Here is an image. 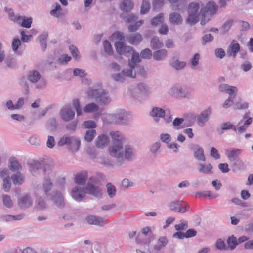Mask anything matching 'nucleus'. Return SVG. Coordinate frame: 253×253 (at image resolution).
I'll return each mask as SVG.
<instances>
[{
    "mask_svg": "<svg viewBox=\"0 0 253 253\" xmlns=\"http://www.w3.org/2000/svg\"><path fill=\"white\" fill-rule=\"evenodd\" d=\"M124 149L122 142H113L108 148V153L112 157L123 158L124 156Z\"/></svg>",
    "mask_w": 253,
    "mask_h": 253,
    "instance_id": "obj_7",
    "label": "nucleus"
},
{
    "mask_svg": "<svg viewBox=\"0 0 253 253\" xmlns=\"http://www.w3.org/2000/svg\"><path fill=\"white\" fill-rule=\"evenodd\" d=\"M198 172L201 174L211 175L213 173V166L210 164L200 163L197 167Z\"/></svg>",
    "mask_w": 253,
    "mask_h": 253,
    "instance_id": "obj_17",
    "label": "nucleus"
},
{
    "mask_svg": "<svg viewBox=\"0 0 253 253\" xmlns=\"http://www.w3.org/2000/svg\"><path fill=\"white\" fill-rule=\"evenodd\" d=\"M11 187V183L9 177H5L3 179V189L5 192L9 191Z\"/></svg>",
    "mask_w": 253,
    "mask_h": 253,
    "instance_id": "obj_58",
    "label": "nucleus"
},
{
    "mask_svg": "<svg viewBox=\"0 0 253 253\" xmlns=\"http://www.w3.org/2000/svg\"><path fill=\"white\" fill-rule=\"evenodd\" d=\"M126 39L130 44L138 45L142 41V37L140 33H135L127 35Z\"/></svg>",
    "mask_w": 253,
    "mask_h": 253,
    "instance_id": "obj_23",
    "label": "nucleus"
},
{
    "mask_svg": "<svg viewBox=\"0 0 253 253\" xmlns=\"http://www.w3.org/2000/svg\"><path fill=\"white\" fill-rule=\"evenodd\" d=\"M33 200L30 195L26 194L18 200V205L21 209H26L32 206Z\"/></svg>",
    "mask_w": 253,
    "mask_h": 253,
    "instance_id": "obj_21",
    "label": "nucleus"
},
{
    "mask_svg": "<svg viewBox=\"0 0 253 253\" xmlns=\"http://www.w3.org/2000/svg\"><path fill=\"white\" fill-rule=\"evenodd\" d=\"M253 121V119L252 118H249L245 121L242 125L239 127H237V126H235L234 131L237 134H242L246 132L248 126L252 123Z\"/></svg>",
    "mask_w": 253,
    "mask_h": 253,
    "instance_id": "obj_25",
    "label": "nucleus"
},
{
    "mask_svg": "<svg viewBox=\"0 0 253 253\" xmlns=\"http://www.w3.org/2000/svg\"><path fill=\"white\" fill-rule=\"evenodd\" d=\"M9 169L12 172H18L22 169V166L17 159L14 157H11L8 160V164Z\"/></svg>",
    "mask_w": 253,
    "mask_h": 253,
    "instance_id": "obj_20",
    "label": "nucleus"
},
{
    "mask_svg": "<svg viewBox=\"0 0 253 253\" xmlns=\"http://www.w3.org/2000/svg\"><path fill=\"white\" fill-rule=\"evenodd\" d=\"M88 174L87 172H84L77 175L75 178L76 182L79 185H84L87 179Z\"/></svg>",
    "mask_w": 253,
    "mask_h": 253,
    "instance_id": "obj_38",
    "label": "nucleus"
},
{
    "mask_svg": "<svg viewBox=\"0 0 253 253\" xmlns=\"http://www.w3.org/2000/svg\"><path fill=\"white\" fill-rule=\"evenodd\" d=\"M193 155L194 158L199 161H205L206 158L204 155V149L199 145H195L193 149Z\"/></svg>",
    "mask_w": 253,
    "mask_h": 253,
    "instance_id": "obj_24",
    "label": "nucleus"
},
{
    "mask_svg": "<svg viewBox=\"0 0 253 253\" xmlns=\"http://www.w3.org/2000/svg\"><path fill=\"white\" fill-rule=\"evenodd\" d=\"M103 47L106 53L109 55H111L113 54V49L110 42L107 41H104L103 42Z\"/></svg>",
    "mask_w": 253,
    "mask_h": 253,
    "instance_id": "obj_57",
    "label": "nucleus"
},
{
    "mask_svg": "<svg viewBox=\"0 0 253 253\" xmlns=\"http://www.w3.org/2000/svg\"><path fill=\"white\" fill-rule=\"evenodd\" d=\"M233 22L234 21L232 19L227 20L220 28L221 34L225 35L226 34L232 26Z\"/></svg>",
    "mask_w": 253,
    "mask_h": 253,
    "instance_id": "obj_39",
    "label": "nucleus"
},
{
    "mask_svg": "<svg viewBox=\"0 0 253 253\" xmlns=\"http://www.w3.org/2000/svg\"><path fill=\"white\" fill-rule=\"evenodd\" d=\"M135 68V67L133 66L128 65V68L123 69L122 72L124 75V76L135 78L136 73L133 71V70Z\"/></svg>",
    "mask_w": 253,
    "mask_h": 253,
    "instance_id": "obj_44",
    "label": "nucleus"
},
{
    "mask_svg": "<svg viewBox=\"0 0 253 253\" xmlns=\"http://www.w3.org/2000/svg\"><path fill=\"white\" fill-rule=\"evenodd\" d=\"M217 9L218 6L213 1H209L206 6L201 8L200 13L202 16L214 14L217 11Z\"/></svg>",
    "mask_w": 253,
    "mask_h": 253,
    "instance_id": "obj_16",
    "label": "nucleus"
},
{
    "mask_svg": "<svg viewBox=\"0 0 253 253\" xmlns=\"http://www.w3.org/2000/svg\"><path fill=\"white\" fill-rule=\"evenodd\" d=\"M88 98L94 100L100 106H107L110 104L112 98L107 89L103 88H90L87 92Z\"/></svg>",
    "mask_w": 253,
    "mask_h": 253,
    "instance_id": "obj_2",
    "label": "nucleus"
},
{
    "mask_svg": "<svg viewBox=\"0 0 253 253\" xmlns=\"http://www.w3.org/2000/svg\"><path fill=\"white\" fill-rule=\"evenodd\" d=\"M65 145H68L69 148L73 152H76L78 151L80 148L81 141L79 138L75 136L64 135L60 138L58 142V145L62 147Z\"/></svg>",
    "mask_w": 253,
    "mask_h": 253,
    "instance_id": "obj_5",
    "label": "nucleus"
},
{
    "mask_svg": "<svg viewBox=\"0 0 253 253\" xmlns=\"http://www.w3.org/2000/svg\"><path fill=\"white\" fill-rule=\"evenodd\" d=\"M152 56H153V53L149 48L142 50L140 53V58L144 59H150Z\"/></svg>",
    "mask_w": 253,
    "mask_h": 253,
    "instance_id": "obj_52",
    "label": "nucleus"
},
{
    "mask_svg": "<svg viewBox=\"0 0 253 253\" xmlns=\"http://www.w3.org/2000/svg\"><path fill=\"white\" fill-rule=\"evenodd\" d=\"M99 109V105L96 102H91L86 104L83 110L85 113H92L98 111Z\"/></svg>",
    "mask_w": 253,
    "mask_h": 253,
    "instance_id": "obj_36",
    "label": "nucleus"
},
{
    "mask_svg": "<svg viewBox=\"0 0 253 253\" xmlns=\"http://www.w3.org/2000/svg\"><path fill=\"white\" fill-rule=\"evenodd\" d=\"M85 220L90 225H96L99 227H103L106 224V221L105 218L93 215H87L85 218Z\"/></svg>",
    "mask_w": 253,
    "mask_h": 253,
    "instance_id": "obj_14",
    "label": "nucleus"
},
{
    "mask_svg": "<svg viewBox=\"0 0 253 253\" xmlns=\"http://www.w3.org/2000/svg\"><path fill=\"white\" fill-rule=\"evenodd\" d=\"M128 92L130 95L133 98L137 99L141 97L137 84L131 85L128 88Z\"/></svg>",
    "mask_w": 253,
    "mask_h": 253,
    "instance_id": "obj_35",
    "label": "nucleus"
},
{
    "mask_svg": "<svg viewBox=\"0 0 253 253\" xmlns=\"http://www.w3.org/2000/svg\"><path fill=\"white\" fill-rule=\"evenodd\" d=\"M228 244L227 249H229L231 250L234 249L236 246L238 244L237 239L233 236L229 237L227 241Z\"/></svg>",
    "mask_w": 253,
    "mask_h": 253,
    "instance_id": "obj_50",
    "label": "nucleus"
},
{
    "mask_svg": "<svg viewBox=\"0 0 253 253\" xmlns=\"http://www.w3.org/2000/svg\"><path fill=\"white\" fill-rule=\"evenodd\" d=\"M168 51L165 49L158 50L153 53V59L157 61H163L167 57Z\"/></svg>",
    "mask_w": 253,
    "mask_h": 253,
    "instance_id": "obj_27",
    "label": "nucleus"
},
{
    "mask_svg": "<svg viewBox=\"0 0 253 253\" xmlns=\"http://www.w3.org/2000/svg\"><path fill=\"white\" fill-rule=\"evenodd\" d=\"M169 21L174 25H179L182 23L183 19L181 15L177 12H172L169 15Z\"/></svg>",
    "mask_w": 253,
    "mask_h": 253,
    "instance_id": "obj_31",
    "label": "nucleus"
},
{
    "mask_svg": "<svg viewBox=\"0 0 253 253\" xmlns=\"http://www.w3.org/2000/svg\"><path fill=\"white\" fill-rule=\"evenodd\" d=\"M124 156L125 159L128 161L133 160L135 155V152L133 148L129 145H126L124 147Z\"/></svg>",
    "mask_w": 253,
    "mask_h": 253,
    "instance_id": "obj_26",
    "label": "nucleus"
},
{
    "mask_svg": "<svg viewBox=\"0 0 253 253\" xmlns=\"http://www.w3.org/2000/svg\"><path fill=\"white\" fill-rule=\"evenodd\" d=\"M115 116L113 114L106 113L103 115L102 119L104 124H115Z\"/></svg>",
    "mask_w": 253,
    "mask_h": 253,
    "instance_id": "obj_43",
    "label": "nucleus"
},
{
    "mask_svg": "<svg viewBox=\"0 0 253 253\" xmlns=\"http://www.w3.org/2000/svg\"><path fill=\"white\" fill-rule=\"evenodd\" d=\"M170 95L176 98H189V91L184 88L177 86H172L168 92Z\"/></svg>",
    "mask_w": 253,
    "mask_h": 253,
    "instance_id": "obj_10",
    "label": "nucleus"
},
{
    "mask_svg": "<svg viewBox=\"0 0 253 253\" xmlns=\"http://www.w3.org/2000/svg\"><path fill=\"white\" fill-rule=\"evenodd\" d=\"M5 63L8 67L11 68H14L15 66V61L14 56L10 54L7 55L5 59Z\"/></svg>",
    "mask_w": 253,
    "mask_h": 253,
    "instance_id": "obj_51",
    "label": "nucleus"
},
{
    "mask_svg": "<svg viewBox=\"0 0 253 253\" xmlns=\"http://www.w3.org/2000/svg\"><path fill=\"white\" fill-rule=\"evenodd\" d=\"M150 8V4L148 1H143L141 6L140 13L144 14L147 13Z\"/></svg>",
    "mask_w": 253,
    "mask_h": 253,
    "instance_id": "obj_63",
    "label": "nucleus"
},
{
    "mask_svg": "<svg viewBox=\"0 0 253 253\" xmlns=\"http://www.w3.org/2000/svg\"><path fill=\"white\" fill-rule=\"evenodd\" d=\"M73 105L75 109L78 116H80L82 114V109L80 105V101L78 99H75L73 101Z\"/></svg>",
    "mask_w": 253,
    "mask_h": 253,
    "instance_id": "obj_61",
    "label": "nucleus"
},
{
    "mask_svg": "<svg viewBox=\"0 0 253 253\" xmlns=\"http://www.w3.org/2000/svg\"><path fill=\"white\" fill-rule=\"evenodd\" d=\"M163 45L162 41L158 36L153 37L150 41V46L153 50L160 49Z\"/></svg>",
    "mask_w": 253,
    "mask_h": 253,
    "instance_id": "obj_32",
    "label": "nucleus"
},
{
    "mask_svg": "<svg viewBox=\"0 0 253 253\" xmlns=\"http://www.w3.org/2000/svg\"><path fill=\"white\" fill-rule=\"evenodd\" d=\"M51 15L58 17L62 15V9L60 5L57 4L55 9L50 11Z\"/></svg>",
    "mask_w": 253,
    "mask_h": 253,
    "instance_id": "obj_60",
    "label": "nucleus"
},
{
    "mask_svg": "<svg viewBox=\"0 0 253 253\" xmlns=\"http://www.w3.org/2000/svg\"><path fill=\"white\" fill-rule=\"evenodd\" d=\"M96 135V131L95 129H88L86 131L84 134V140L87 142H91Z\"/></svg>",
    "mask_w": 253,
    "mask_h": 253,
    "instance_id": "obj_45",
    "label": "nucleus"
},
{
    "mask_svg": "<svg viewBox=\"0 0 253 253\" xmlns=\"http://www.w3.org/2000/svg\"><path fill=\"white\" fill-rule=\"evenodd\" d=\"M133 6L132 0H124L121 3L120 8L122 11L128 12L132 9Z\"/></svg>",
    "mask_w": 253,
    "mask_h": 253,
    "instance_id": "obj_33",
    "label": "nucleus"
},
{
    "mask_svg": "<svg viewBox=\"0 0 253 253\" xmlns=\"http://www.w3.org/2000/svg\"><path fill=\"white\" fill-rule=\"evenodd\" d=\"M19 84L21 87L24 90L25 93L26 94H29L30 90L27 81L24 78H22L20 80Z\"/></svg>",
    "mask_w": 253,
    "mask_h": 253,
    "instance_id": "obj_55",
    "label": "nucleus"
},
{
    "mask_svg": "<svg viewBox=\"0 0 253 253\" xmlns=\"http://www.w3.org/2000/svg\"><path fill=\"white\" fill-rule=\"evenodd\" d=\"M75 111L70 106H65L60 112L61 118L66 122L72 120L75 117Z\"/></svg>",
    "mask_w": 253,
    "mask_h": 253,
    "instance_id": "obj_12",
    "label": "nucleus"
},
{
    "mask_svg": "<svg viewBox=\"0 0 253 253\" xmlns=\"http://www.w3.org/2000/svg\"><path fill=\"white\" fill-rule=\"evenodd\" d=\"M130 56L131 57V59L129 61L128 65L133 66L135 67L136 64L141 61L140 55L134 50V53L131 54Z\"/></svg>",
    "mask_w": 253,
    "mask_h": 253,
    "instance_id": "obj_49",
    "label": "nucleus"
},
{
    "mask_svg": "<svg viewBox=\"0 0 253 253\" xmlns=\"http://www.w3.org/2000/svg\"><path fill=\"white\" fill-rule=\"evenodd\" d=\"M169 207L171 211H177L181 213L186 212L189 208L188 204H185L183 205L181 202L179 201L171 202L169 204Z\"/></svg>",
    "mask_w": 253,
    "mask_h": 253,
    "instance_id": "obj_15",
    "label": "nucleus"
},
{
    "mask_svg": "<svg viewBox=\"0 0 253 253\" xmlns=\"http://www.w3.org/2000/svg\"><path fill=\"white\" fill-rule=\"evenodd\" d=\"M230 162H232L231 167L233 171H237L244 169V163L241 158L236 159Z\"/></svg>",
    "mask_w": 253,
    "mask_h": 253,
    "instance_id": "obj_29",
    "label": "nucleus"
},
{
    "mask_svg": "<svg viewBox=\"0 0 253 253\" xmlns=\"http://www.w3.org/2000/svg\"><path fill=\"white\" fill-rule=\"evenodd\" d=\"M212 112V109L211 107H208L202 111L199 114L195 116L197 124L200 126H205L206 123L208 122Z\"/></svg>",
    "mask_w": 253,
    "mask_h": 253,
    "instance_id": "obj_8",
    "label": "nucleus"
},
{
    "mask_svg": "<svg viewBox=\"0 0 253 253\" xmlns=\"http://www.w3.org/2000/svg\"><path fill=\"white\" fill-rule=\"evenodd\" d=\"M161 143L156 142L152 144L149 147L150 151L153 154L157 153L161 147Z\"/></svg>",
    "mask_w": 253,
    "mask_h": 253,
    "instance_id": "obj_64",
    "label": "nucleus"
},
{
    "mask_svg": "<svg viewBox=\"0 0 253 253\" xmlns=\"http://www.w3.org/2000/svg\"><path fill=\"white\" fill-rule=\"evenodd\" d=\"M163 19V14L162 13L158 14L151 20V24L154 26H157L162 23Z\"/></svg>",
    "mask_w": 253,
    "mask_h": 253,
    "instance_id": "obj_56",
    "label": "nucleus"
},
{
    "mask_svg": "<svg viewBox=\"0 0 253 253\" xmlns=\"http://www.w3.org/2000/svg\"><path fill=\"white\" fill-rule=\"evenodd\" d=\"M110 135L114 142H122L124 139L123 134L118 131L111 132Z\"/></svg>",
    "mask_w": 253,
    "mask_h": 253,
    "instance_id": "obj_46",
    "label": "nucleus"
},
{
    "mask_svg": "<svg viewBox=\"0 0 253 253\" xmlns=\"http://www.w3.org/2000/svg\"><path fill=\"white\" fill-rule=\"evenodd\" d=\"M53 183L49 175L45 177L42 184V189L45 196L47 198L55 191L53 190Z\"/></svg>",
    "mask_w": 253,
    "mask_h": 253,
    "instance_id": "obj_11",
    "label": "nucleus"
},
{
    "mask_svg": "<svg viewBox=\"0 0 253 253\" xmlns=\"http://www.w3.org/2000/svg\"><path fill=\"white\" fill-rule=\"evenodd\" d=\"M235 125H233L230 122H226L221 125L220 129L218 131L219 135H222L225 130L232 129L234 130Z\"/></svg>",
    "mask_w": 253,
    "mask_h": 253,
    "instance_id": "obj_41",
    "label": "nucleus"
},
{
    "mask_svg": "<svg viewBox=\"0 0 253 253\" xmlns=\"http://www.w3.org/2000/svg\"><path fill=\"white\" fill-rule=\"evenodd\" d=\"M199 7L198 3L192 2L189 4L188 9V15L186 19L188 24L193 25L199 21V15L201 14L200 12H198Z\"/></svg>",
    "mask_w": 253,
    "mask_h": 253,
    "instance_id": "obj_6",
    "label": "nucleus"
},
{
    "mask_svg": "<svg viewBox=\"0 0 253 253\" xmlns=\"http://www.w3.org/2000/svg\"><path fill=\"white\" fill-rule=\"evenodd\" d=\"M115 116V124H119L123 123L126 119V114L122 111L119 110L114 113Z\"/></svg>",
    "mask_w": 253,
    "mask_h": 253,
    "instance_id": "obj_37",
    "label": "nucleus"
},
{
    "mask_svg": "<svg viewBox=\"0 0 253 253\" xmlns=\"http://www.w3.org/2000/svg\"><path fill=\"white\" fill-rule=\"evenodd\" d=\"M2 201L4 205L7 208H11L13 204L9 196L8 195H3L2 196Z\"/></svg>",
    "mask_w": 253,
    "mask_h": 253,
    "instance_id": "obj_54",
    "label": "nucleus"
},
{
    "mask_svg": "<svg viewBox=\"0 0 253 253\" xmlns=\"http://www.w3.org/2000/svg\"><path fill=\"white\" fill-rule=\"evenodd\" d=\"M166 112L162 108L155 107L150 112L149 115L153 117L156 122H158L160 118H164L165 116Z\"/></svg>",
    "mask_w": 253,
    "mask_h": 253,
    "instance_id": "obj_19",
    "label": "nucleus"
},
{
    "mask_svg": "<svg viewBox=\"0 0 253 253\" xmlns=\"http://www.w3.org/2000/svg\"><path fill=\"white\" fill-rule=\"evenodd\" d=\"M27 81L35 85V89L41 90L46 87L47 82L37 70H31L28 72Z\"/></svg>",
    "mask_w": 253,
    "mask_h": 253,
    "instance_id": "obj_3",
    "label": "nucleus"
},
{
    "mask_svg": "<svg viewBox=\"0 0 253 253\" xmlns=\"http://www.w3.org/2000/svg\"><path fill=\"white\" fill-rule=\"evenodd\" d=\"M5 11L8 14V16L11 20L16 22L17 23H20L22 20V16L16 17L15 16L13 10L11 9H9L7 7H5Z\"/></svg>",
    "mask_w": 253,
    "mask_h": 253,
    "instance_id": "obj_47",
    "label": "nucleus"
},
{
    "mask_svg": "<svg viewBox=\"0 0 253 253\" xmlns=\"http://www.w3.org/2000/svg\"><path fill=\"white\" fill-rule=\"evenodd\" d=\"M170 66L176 70L183 69L186 63L184 61H179L176 57H173L169 62Z\"/></svg>",
    "mask_w": 253,
    "mask_h": 253,
    "instance_id": "obj_28",
    "label": "nucleus"
},
{
    "mask_svg": "<svg viewBox=\"0 0 253 253\" xmlns=\"http://www.w3.org/2000/svg\"><path fill=\"white\" fill-rule=\"evenodd\" d=\"M242 150L240 149H233L231 150L227 155L230 161L238 159V156L241 153Z\"/></svg>",
    "mask_w": 253,
    "mask_h": 253,
    "instance_id": "obj_42",
    "label": "nucleus"
},
{
    "mask_svg": "<svg viewBox=\"0 0 253 253\" xmlns=\"http://www.w3.org/2000/svg\"><path fill=\"white\" fill-rule=\"evenodd\" d=\"M138 89L140 93L141 97L143 96H148L151 94L150 88L144 83L137 84Z\"/></svg>",
    "mask_w": 253,
    "mask_h": 253,
    "instance_id": "obj_34",
    "label": "nucleus"
},
{
    "mask_svg": "<svg viewBox=\"0 0 253 253\" xmlns=\"http://www.w3.org/2000/svg\"><path fill=\"white\" fill-rule=\"evenodd\" d=\"M168 243V240L165 237H160L157 243L154 246V249L156 251L160 250L162 248L165 247Z\"/></svg>",
    "mask_w": 253,
    "mask_h": 253,
    "instance_id": "obj_48",
    "label": "nucleus"
},
{
    "mask_svg": "<svg viewBox=\"0 0 253 253\" xmlns=\"http://www.w3.org/2000/svg\"><path fill=\"white\" fill-rule=\"evenodd\" d=\"M11 179L14 185H21L24 182L25 176L20 171H18L11 175Z\"/></svg>",
    "mask_w": 253,
    "mask_h": 253,
    "instance_id": "obj_30",
    "label": "nucleus"
},
{
    "mask_svg": "<svg viewBox=\"0 0 253 253\" xmlns=\"http://www.w3.org/2000/svg\"><path fill=\"white\" fill-rule=\"evenodd\" d=\"M115 47L116 52L120 55H123L126 57H129L131 54L134 53V49L130 46H126L124 42L120 41L115 42Z\"/></svg>",
    "mask_w": 253,
    "mask_h": 253,
    "instance_id": "obj_9",
    "label": "nucleus"
},
{
    "mask_svg": "<svg viewBox=\"0 0 253 253\" xmlns=\"http://www.w3.org/2000/svg\"><path fill=\"white\" fill-rule=\"evenodd\" d=\"M47 37V33H45L41 34L38 37V39L40 42L41 48L43 51H44L46 49Z\"/></svg>",
    "mask_w": 253,
    "mask_h": 253,
    "instance_id": "obj_40",
    "label": "nucleus"
},
{
    "mask_svg": "<svg viewBox=\"0 0 253 253\" xmlns=\"http://www.w3.org/2000/svg\"><path fill=\"white\" fill-rule=\"evenodd\" d=\"M30 170L34 176H37L42 172L47 175L51 173L50 166L43 161L39 160L34 161L31 163Z\"/></svg>",
    "mask_w": 253,
    "mask_h": 253,
    "instance_id": "obj_4",
    "label": "nucleus"
},
{
    "mask_svg": "<svg viewBox=\"0 0 253 253\" xmlns=\"http://www.w3.org/2000/svg\"><path fill=\"white\" fill-rule=\"evenodd\" d=\"M240 49V45L239 44L233 40L228 46L227 49V54L229 57H236L237 53H238Z\"/></svg>",
    "mask_w": 253,
    "mask_h": 253,
    "instance_id": "obj_18",
    "label": "nucleus"
},
{
    "mask_svg": "<svg viewBox=\"0 0 253 253\" xmlns=\"http://www.w3.org/2000/svg\"><path fill=\"white\" fill-rule=\"evenodd\" d=\"M47 198L51 200L55 205L59 208H62L65 206L63 196L59 191L55 190V191Z\"/></svg>",
    "mask_w": 253,
    "mask_h": 253,
    "instance_id": "obj_13",
    "label": "nucleus"
},
{
    "mask_svg": "<svg viewBox=\"0 0 253 253\" xmlns=\"http://www.w3.org/2000/svg\"><path fill=\"white\" fill-rule=\"evenodd\" d=\"M200 56L199 53H195L194 56L190 59V64L192 69H195L196 67L199 63Z\"/></svg>",
    "mask_w": 253,
    "mask_h": 253,
    "instance_id": "obj_53",
    "label": "nucleus"
},
{
    "mask_svg": "<svg viewBox=\"0 0 253 253\" xmlns=\"http://www.w3.org/2000/svg\"><path fill=\"white\" fill-rule=\"evenodd\" d=\"M83 126L89 129H94L93 128L96 127V125L93 121L88 120L83 123Z\"/></svg>",
    "mask_w": 253,
    "mask_h": 253,
    "instance_id": "obj_62",
    "label": "nucleus"
},
{
    "mask_svg": "<svg viewBox=\"0 0 253 253\" xmlns=\"http://www.w3.org/2000/svg\"><path fill=\"white\" fill-rule=\"evenodd\" d=\"M99 180L94 176H91L87 182L85 189L80 185L73 187L71 192V196L77 201H82L86 193L97 198H100L102 196V190L99 186Z\"/></svg>",
    "mask_w": 253,
    "mask_h": 253,
    "instance_id": "obj_1",
    "label": "nucleus"
},
{
    "mask_svg": "<svg viewBox=\"0 0 253 253\" xmlns=\"http://www.w3.org/2000/svg\"><path fill=\"white\" fill-rule=\"evenodd\" d=\"M109 142V138L105 134L99 135L95 139V145L98 148H104Z\"/></svg>",
    "mask_w": 253,
    "mask_h": 253,
    "instance_id": "obj_22",
    "label": "nucleus"
},
{
    "mask_svg": "<svg viewBox=\"0 0 253 253\" xmlns=\"http://www.w3.org/2000/svg\"><path fill=\"white\" fill-rule=\"evenodd\" d=\"M107 193L110 198H113L116 195V189L115 187L111 183H109L106 185Z\"/></svg>",
    "mask_w": 253,
    "mask_h": 253,
    "instance_id": "obj_59",
    "label": "nucleus"
}]
</instances>
